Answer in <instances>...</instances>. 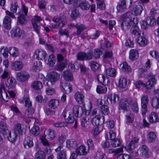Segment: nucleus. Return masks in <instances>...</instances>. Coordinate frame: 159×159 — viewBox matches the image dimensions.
<instances>
[{
  "label": "nucleus",
  "mask_w": 159,
  "mask_h": 159,
  "mask_svg": "<svg viewBox=\"0 0 159 159\" xmlns=\"http://www.w3.org/2000/svg\"><path fill=\"white\" fill-rule=\"evenodd\" d=\"M89 151L88 149H86V147L84 145L80 146L76 148L75 150V152L77 154L80 156L85 155Z\"/></svg>",
  "instance_id": "nucleus-11"
},
{
  "label": "nucleus",
  "mask_w": 159,
  "mask_h": 159,
  "mask_svg": "<svg viewBox=\"0 0 159 159\" xmlns=\"http://www.w3.org/2000/svg\"><path fill=\"white\" fill-rule=\"evenodd\" d=\"M7 16H5L3 19V26L4 28L7 30L10 29L11 28V18H15L14 14L8 11H6Z\"/></svg>",
  "instance_id": "nucleus-1"
},
{
  "label": "nucleus",
  "mask_w": 159,
  "mask_h": 159,
  "mask_svg": "<svg viewBox=\"0 0 159 159\" xmlns=\"http://www.w3.org/2000/svg\"><path fill=\"white\" fill-rule=\"evenodd\" d=\"M73 112L76 117L81 116L83 113L82 107L79 105L75 106L73 108Z\"/></svg>",
  "instance_id": "nucleus-15"
},
{
  "label": "nucleus",
  "mask_w": 159,
  "mask_h": 159,
  "mask_svg": "<svg viewBox=\"0 0 159 159\" xmlns=\"http://www.w3.org/2000/svg\"><path fill=\"white\" fill-rule=\"evenodd\" d=\"M139 140V138L137 137H134L130 141L128 145L125 147V148L128 151L133 150L135 147V143H137Z\"/></svg>",
  "instance_id": "nucleus-10"
},
{
  "label": "nucleus",
  "mask_w": 159,
  "mask_h": 159,
  "mask_svg": "<svg viewBox=\"0 0 159 159\" xmlns=\"http://www.w3.org/2000/svg\"><path fill=\"white\" fill-rule=\"evenodd\" d=\"M90 66L91 69L93 71L98 70L100 67V65L95 61H92L91 62Z\"/></svg>",
  "instance_id": "nucleus-40"
},
{
  "label": "nucleus",
  "mask_w": 159,
  "mask_h": 159,
  "mask_svg": "<svg viewBox=\"0 0 159 159\" xmlns=\"http://www.w3.org/2000/svg\"><path fill=\"white\" fill-rule=\"evenodd\" d=\"M102 54V52L98 49H95L93 51V57L95 58H99L100 56Z\"/></svg>",
  "instance_id": "nucleus-59"
},
{
  "label": "nucleus",
  "mask_w": 159,
  "mask_h": 159,
  "mask_svg": "<svg viewBox=\"0 0 159 159\" xmlns=\"http://www.w3.org/2000/svg\"><path fill=\"white\" fill-rule=\"evenodd\" d=\"M66 143L67 147L69 149L75 148L77 145V142L75 139L67 140Z\"/></svg>",
  "instance_id": "nucleus-28"
},
{
  "label": "nucleus",
  "mask_w": 159,
  "mask_h": 159,
  "mask_svg": "<svg viewBox=\"0 0 159 159\" xmlns=\"http://www.w3.org/2000/svg\"><path fill=\"white\" fill-rule=\"evenodd\" d=\"M100 110L104 115H107L109 113V111L108 106L103 105L100 107Z\"/></svg>",
  "instance_id": "nucleus-52"
},
{
  "label": "nucleus",
  "mask_w": 159,
  "mask_h": 159,
  "mask_svg": "<svg viewBox=\"0 0 159 159\" xmlns=\"http://www.w3.org/2000/svg\"><path fill=\"white\" fill-rule=\"evenodd\" d=\"M48 80L52 84L58 80L60 78V75L55 71L50 72L48 75Z\"/></svg>",
  "instance_id": "nucleus-7"
},
{
  "label": "nucleus",
  "mask_w": 159,
  "mask_h": 159,
  "mask_svg": "<svg viewBox=\"0 0 159 159\" xmlns=\"http://www.w3.org/2000/svg\"><path fill=\"white\" fill-rule=\"evenodd\" d=\"M97 8L100 10H104L105 8V4L103 0H100L97 3Z\"/></svg>",
  "instance_id": "nucleus-62"
},
{
  "label": "nucleus",
  "mask_w": 159,
  "mask_h": 159,
  "mask_svg": "<svg viewBox=\"0 0 159 159\" xmlns=\"http://www.w3.org/2000/svg\"><path fill=\"white\" fill-rule=\"evenodd\" d=\"M89 118L88 116H85L83 117L81 120V124L83 128L87 127L89 124Z\"/></svg>",
  "instance_id": "nucleus-45"
},
{
  "label": "nucleus",
  "mask_w": 159,
  "mask_h": 159,
  "mask_svg": "<svg viewBox=\"0 0 159 159\" xmlns=\"http://www.w3.org/2000/svg\"><path fill=\"white\" fill-rule=\"evenodd\" d=\"M62 76L66 81H71L73 80V75L68 70H64L63 72Z\"/></svg>",
  "instance_id": "nucleus-22"
},
{
  "label": "nucleus",
  "mask_w": 159,
  "mask_h": 159,
  "mask_svg": "<svg viewBox=\"0 0 159 159\" xmlns=\"http://www.w3.org/2000/svg\"><path fill=\"white\" fill-rule=\"evenodd\" d=\"M9 52L11 56L13 57H16L20 54L19 49L15 47H11L9 49Z\"/></svg>",
  "instance_id": "nucleus-23"
},
{
  "label": "nucleus",
  "mask_w": 159,
  "mask_h": 159,
  "mask_svg": "<svg viewBox=\"0 0 159 159\" xmlns=\"http://www.w3.org/2000/svg\"><path fill=\"white\" fill-rule=\"evenodd\" d=\"M127 82L126 79L125 78H120L118 83L119 87L121 89L126 88L127 85Z\"/></svg>",
  "instance_id": "nucleus-32"
},
{
  "label": "nucleus",
  "mask_w": 159,
  "mask_h": 159,
  "mask_svg": "<svg viewBox=\"0 0 159 159\" xmlns=\"http://www.w3.org/2000/svg\"><path fill=\"white\" fill-rule=\"evenodd\" d=\"M16 80L13 78L9 77L7 80L6 85L8 88H11L14 87L16 85Z\"/></svg>",
  "instance_id": "nucleus-27"
},
{
  "label": "nucleus",
  "mask_w": 159,
  "mask_h": 159,
  "mask_svg": "<svg viewBox=\"0 0 159 159\" xmlns=\"http://www.w3.org/2000/svg\"><path fill=\"white\" fill-rule=\"evenodd\" d=\"M139 52L135 49L131 50L129 52V58L132 61H134L139 57Z\"/></svg>",
  "instance_id": "nucleus-26"
},
{
  "label": "nucleus",
  "mask_w": 159,
  "mask_h": 159,
  "mask_svg": "<svg viewBox=\"0 0 159 159\" xmlns=\"http://www.w3.org/2000/svg\"><path fill=\"white\" fill-rule=\"evenodd\" d=\"M107 136L108 139H110L111 140L116 139V133L112 130H110L107 134Z\"/></svg>",
  "instance_id": "nucleus-55"
},
{
  "label": "nucleus",
  "mask_w": 159,
  "mask_h": 159,
  "mask_svg": "<svg viewBox=\"0 0 159 159\" xmlns=\"http://www.w3.org/2000/svg\"><path fill=\"white\" fill-rule=\"evenodd\" d=\"M40 139L43 144L44 145H45L47 147L46 149L47 150V152H48V150H49V151L50 152V147L49 146V144L48 140L46 139L45 137L44 136H42L41 137Z\"/></svg>",
  "instance_id": "nucleus-53"
},
{
  "label": "nucleus",
  "mask_w": 159,
  "mask_h": 159,
  "mask_svg": "<svg viewBox=\"0 0 159 159\" xmlns=\"http://www.w3.org/2000/svg\"><path fill=\"white\" fill-rule=\"evenodd\" d=\"M52 20L53 22L56 23L59 22L58 25V27L60 28L63 27L67 23L66 17L63 15L58 17H54Z\"/></svg>",
  "instance_id": "nucleus-6"
},
{
  "label": "nucleus",
  "mask_w": 159,
  "mask_h": 159,
  "mask_svg": "<svg viewBox=\"0 0 159 159\" xmlns=\"http://www.w3.org/2000/svg\"><path fill=\"white\" fill-rule=\"evenodd\" d=\"M147 23L149 25L152 26L156 24L155 18L153 17H149L147 18Z\"/></svg>",
  "instance_id": "nucleus-54"
},
{
  "label": "nucleus",
  "mask_w": 159,
  "mask_h": 159,
  "mask_svg": "<svg viewBox=\"0 0 159 159\" xmlns=\"http://www.w3.org/2000/svg\"><path fill=\"white\" fill-rule=\"evenodd\" d=\"M122 65V69L123 71L126 72H131L132 71V69L130 66L128 65L127 63L125 62H123Z\"/></svg>",
  "instance_id": "nucleus-51"
},
{
  "label": "nucleus",
  "mask_w": 159,
  "mask_h": 159,
  "mask_svg": "<svg viewBox=\"0 0 159 159\" xmlns=\"http://www.w3.org/2000/svg\"><path fill=\"white\" fill-rule=\"evenodd\" d=\"M149 120L150 123H154L158 121L159 118L158 115L155 112H152L150 114L149 117Z\"/></svg>",
  "instance_id": "nucleus-21"
},
{
  "label": "nucleus",
  "mask_w": 159,
  "mask_h": 159,
  "mask_svg": "<svg viewBox=\"0 0 159 159\" xmlns=\"http://www.w3.org/2000/svg\"><path fill=\"white\" fill-rule=\"evenodd\" d=\"M18 20L19 22L21 25L25 24L26 23L25 17L23 14H21L18 16Z\"/></svg>",
  "instance_id": "nucleus-58"
},
{
  "label": "nucleus",
  "mask_w": 159,
  "mask_h": 159,
  "mask_svg": "<svg viewBox=\"0 0 159 159\" xmlns=\"http://www.w3.org/2000/svg\"><path fill=\"white\" fill-rule=\"evenodd\" d=\"M75 2H77V6H79L83 10H87L89 9L90 7V4L87 2L81 1L80 0H75Z\"/></svg>",
  "instance_id": "nucleus-12"
},
{
  "label": "nucleus",
  "mask_w": 159,
  "mask_h": 159,
  "mask_svg": "<svg viewBox=\"0 0 159 159\" xmlns=\"http://www.w3.org/2000/svg\"><path fill=\"white\" fill-rule=\"evenodd\" d=\"M48 138L52 139L55 137V131L52 129H48Z\"/></svg>",
  "instance_id": "nucleus-61"
},
{
  "label": "nucleus",
  "mask_w": 159,
  "mask_h": 159,
  "mask_svg": "<svg viewBox=\"0 0 159 159\" xmlns=\"http://www.w3.org/2000/svg\"><path fill=\"white\" fill-rule=\"evenodd\" d=\"M132 27L131 30V33L135 35L139 36L140 34V31L139 27L135 25H132Z\"/></svg>",
  "instance_id": "nucleus-37"
},
{
  "label": "nucleus",
  "mask_w": 159,
  "mask_h": 159,
  "mask_svg": "<svg viewBox=\"0 0 159 159\" xmlns=\"http://www.w3.org/2000/svg\"><path fill=\"white\" fill-rule=\"evenodd\" d=\"M30 77L29 73L26 71H22L18 72L16 75V79L19 82H24L28 80Z\"/></svg>",
  "instance_id": "nucleus-5"
},
{
  "label": "nucleus",
  "mask_w": 159,
  "mask_h": 159,
  "mask_svg": "<svg viewBox=\"0 0 159 159\" xmlns=\"http://www.w3.org/2000/svg\"><path fill=\"white\" fill-rule=\"evenodd\" d=\"M65 136L62 134L59 135L58 139V142H59V146L55 149V151L57 152H59L62 148L63 146V143L65 140Z\"/></svg>",
  "instance_id": "nucleus-24"
},
{
  "label": "nucleus",
  "mask_w": 159,
  "mask_h": 159,
  "mask_svg": "<svg viewBox=\"0 0 159 159\" xmlns=\"http://www.w3.org/2000/svg\"><path fill=\"white\" fill-rule=\"evenodd\" d=\"M108 98L110 100L111 103H114L119 100V97L116 94H110Z\"/></svg>",
  "instance_id": "nucleus-43"
},
{
  "label": "nucleus",
  "mask_w": 159,
  "mask_h": 159,
  "mask_svg": "<svg viewBox=\"0 0 159 159\" xmlns=\"http://www.w3.org/2000/svg\"><path fill=\"white\" fill-rule=\"evenodd\" d=\"M137 42L140 45L144 46L147 44V40L144 37L139 36L138 38Z\"/></svg>",
  "instance_id": "nucleus-39"
},
{
  "label": "nucleus",
  "mask_w": 159,
  "mask_h": 159,
  "mask_svg": "<svg viewBox=\"0 0 159 159\" xmlns=\"http://www.w3.org/2000/svg\"><path fill=\"white\" fill-rule=\"evenodd\" d=\"M55 57L52 54L44 59L45 62L51 67H52L54 66L55 62Z\"/></svg>",
  "instance_id": "nucleus-18"
},
{
  "label": "nucleus",
  "mask_w": 159,
  "mask_h": 159,
  "mask_svg": "<svg viewBox=\"0 0 159 159\" xmlns=\"http://www.w3.org/2000/svg\"><path fill=\"white\" fill-rule=\"evenodd\" d=\"M45 155L43 151L39 150L35 155V159H45Z\"/></svg>",
  "instance_id": "nucleus-44"
},
{
  "label": "nucleus",
  "mask_w": 159,
  "mask_h": 159,
  "mask_svg": "<svg viewBox=\"0 0 159 159\" xmlns=\"http://www.w3.org/2000/svg\"><path fill=\"white\" fill-rule=\"evenodd\" d=\"M46 93L47 94L49 95H52L55 93V90L53 88H47L46 89Z\"/></svg>",
  "instance_id": "nucleus-63"
},
{
  "label": "nucleus",
  "mask_w": 159,
  "mask_h": 159,
  "mask_svg": "<svg viewBox=\"0 0 159 159\" xmlns=\"http://www.w3.org/2000/svg\"><path fill=\"white\" fill-rule=\"evenodd\" d=\"M95 159H107L105 154L103 152L98 151L94 157Z\"/></svg>",
  "instance_id": "nucleus-47"
},
{
  "label": "nucleus",
  "mask_w": 159,
  "mask_h": 159,
  "mask_svg": "<svg viewBox=\"0 0 159 159\" xmlns=\"http://www.w3.org/2000/svg\"><path fill=\"white\" fill-rule=\"evenodd\" d=\"M100 117L101 116H96L93 117L92 120V124L94 126H98Z\"/></svg>",
  "instance_id": "nucleus-50"
},
{
  "label": "nucleus",
  "mask_w": 159,
  "mask_h": 159,
  "mask_svg": "<svg viewBox=\"0 0 159 159\" xmlns=\"http://www.w3.org/2000/svg\"><path fill=\"white\" fill-rule=\"evenodd\" d=\"M149 102L148 97L147 95L144 94L141 98V111L142 115L144 116L148 111L147 108Z\"/></svg>",
  "instance_id": "nucleus-3"
},
{
  "label": "nucleus",
  "mask_w": 159,
  "mask_h": 159,
  "mask_svg": "<svg viewBox=\"0 0 159 159\" xmlns=\"http://www.w3.org/2000/svg\"><path fill=\"white\" fill-rule=\"evenodd\" d=\"M57 155V159H66V154L65 151H60Z\"/></svg>",
  "instance_id": "nucleus-60"
},
{
  "label": "nucleus",
  "mask_w": 159,
  "mask_h": 159,
  "mask_svg": "<svg viewBox=\"0 0 159 159\" xmlns=\"http://www.w3.org/2000/svg\"><path fill=\"white\" fill-rule=\"evenodd\" d=\"M30 134L35 136L38 135L39 133V128L37 125H34L30 130Z\"/></svg>",
  "instance_id": "nucleus-38"
},
{
  "label": "nucleus",
  "mask_w": 159,
  "mask_h": 159,
  "mask_svg": "<svg viewBox=\"0 0 159 159\" xmlns=\"http://www.w3.org/2000/svg\"><path fill=\"white\" fill-rule=\"evenodd\" d=\"M75 98L79 104H82L84 102V96L80 92H77L75 93Z\"/></svg>",
  "instance_id": "nucleus-19"
},
{
  "label": "nucleus",
  "mask_w": 159,
  "mask_h": 159,
  "mask_svg": "<svg viewBox=\"0 0 159 159\" xmlns=\"http://www.w3.org/2000/svg\"><path fill=\"white\" fill-rule=\"evenodd\" d=\"M141 152L144 157H148L149 149L145 145H142L140 148Z\"/></svg>",
  "instance_id": "nucleus-36"
},
{
  "label": "nucleus",
  "mask_w": 159,
  "mask_h": 159,
  "mask_svg": "<svg viewBox=\"0 0 159 159\" xmlns=\"http://www.w3.org/2000/svg\"><path fill=\"white\" fill-rule=\"evenodd\" d=\"M59 102L58 100L53 99L50 100L48 103L49 107L52 109H56L59 105Z\"/></svg>",
  "instance_id": "nucleus-25"
},
{
  "label": "nucleus",
  "mask_w": 159,
  "mask_h": 159,
  "mask_svg": "<svg viewBox=\"0 0 159 159\" xmlns=\"http://www.w3.org/2000/svg\"><path fill=\"white\" fill-rule=\"evenodd\" d=\"M107 90V87L104 86L98 85L96 89L97 92L98 93H106Z\"/></svg>",
  "instance_id": "nucleus-46"
},
{
  "label": "nucleus",
  "mask_w": 159,
  "mask_h": 159,
  "mask_svg": "<svg viewBox=\"0 0 159 159\" xmlns=\"http://www.w3.org/2000/svg\"><path fill=\"white\" fill-rule=\"evenodd\" d=\"M23 34V31L17 27L13 28L10 32V35L12 37L20 38Z\"/></svg>",
  "instance_id": "nucleus-8"
},
{
  "label": "nucleus",
  "mask_w": 159,
  "mask_h": 159,
  "mask_svg": "<svg viewBox=\"0 0 159 159\" xmlns=\"http://www.w3.org/2000/svg\"><path fill=\"white\" fill-rule=\"evenodd\" d=\"M87 143L88 146V149L92 150H94V145L92 139H88L87 140Z\"/></svg>",
  "instance_id": "nucleus-57"
},
{
  "label": "nucleus",
  "mask_w": 159,
  "mask_h": 159,
  "mask_svg": "<svg viewBox=\"0 0 159 159\" xmlns=\"http://www.w3.org/2000/svg\"><path fill=\"white\" fill-rule=\"evenodd\" d=\"M63 115L67 124V123H72L74 122L75 120L72 114L67 113L66 111H64L63 113Z\"/></svg>",
  "instance_id": "nucleus-16"
},
{
  "label": "nucleus",
  "mask_w": 159,
  "mask_h": 159,
  "mask_svg": "<svg viewBox=\"0 0 159 159\" xmlns=\"http://www.w3.org/2000/svg\"><path fill=\"white\" fill-rule=\"evenodd\" d=\"M151 105L154 108H159V98L153 97L151 100Z\"/></svg>",
  "instance_id": "nucleus-33"
},
{
  "label": "nucleus",
  "mask_w": 159,
  "mask_h": 159,
  "mask_svg": "<svg viewBox=\"0 0 159 159\" xmlns=\"http://www.w3.org/2000/svg\"><path fill=\"white\" fill-rule=\"evenodd\" d=\"M143 10V8L140 5H136L133 9V11L134 15L136 16L140 15Z\"/></svg>",
  "instance_id": "nucleus-35"
},
{
  "label": "nucleus",
  "mask_w": 159,
  "mask_h": 159,
  "mask_svg": "<svg viewBox=\"0 0 159 159\" xmlns=\"http://www.w3.org/2000/svg\"><path fill=\"white\" fill-rule=\"evenodd\" d=\"M17 135L15 133H11V132H9L8 133V139L11 142H14L16 139Z\"/></svg>",
  "instance_id": "nucleus-48"
},
{
  "label": "nucleus",
  "mask_w": 159,
  "mask_h": 159,
  "mask_svg": "<svg viewBox=\"0 0 159 159\" xmlns=\"http://www.w3.org/2000/svg\"><path fill=\"white\" fill-rule=\"evenodd\" d=\"M134 18L130 19L129 20L122 21V20H120V23L121 27L123 30H124V25L125 27H126L127 28H129L132 25L134 24Z\"/></svg>",
  "instance_id": "nucleus-9"
},
{
  "label": "nucleus",
  "mask_w": 159,
  "mask_h": 159,
  "mask_svg": "<svg viewBox=\"0 0 159 159\" xmlns=\"http://www.w3.org/2000/svg\"><path fill=\"white\" fill-rule=\"evenodd\" d=\"M23 66L22 62L19 61H14L12 62L11 65L12 69L18 71L21 70Z\"/></svg>",
  "instance_id": "nucleus-14"
},
{
  "label": "nucleus",
  "mask_w": 159,
  "mask_h": 159,
  "mask_svg": "<svg viewBox=\"0 0 159 159\" xmlns=\"http://www.w3.org/2000/svg\"><path fill=\"white\" fill-rule=\"evenodd\" d=\"M121 144L120 140L117 138H116L111 140V144L113 147H116L120 146Z\"/></svg>",
  "instance_id": "nucleus-49"
},
{
  "label": "nucleus",
  "mask_w": 159,
  "mask_h": 159,
  "mask_svg": "<svg viewBox=\"0 0 159 159\" xmlns=\"http://www.w3.org/2000/svg\"><path fill=\"white\" fill-rule=\"evenodd\" d=\"M148 81L146 83V88L150 90L156 84L157 79L155 75L152 73L149 74L147 76Z\"/></svg>",
  "instance_id": "nucleus-4"
},
{
  "label": "nucleus",
  "mask_w": 159,
  "mask_h": 159,
  "mask_svg": "<svg viewBox=\"0 0 159 159\" xmlns=\"http://www.w3.org/2000/svg\"><path fill=\"white\" fill-rule=\"evenodd\" d=\"M24 145L26 148L32 147L34 145L33 139L30 136H27L25 139Z\"/></svg>",
  "instance_id": "nucleus-20"
},
{
  "label": "nucleus",
  "mask_w": 159,
  "mask_h": 159,
  "mask_svg": "<svg viewBox=\"0 0 159 159\" xmlns=\"http://www.w3.org/2000/svg\"><path fill=\"white\" fill-rule=\"evenodd\" d=\"M22 132L21 125L20 123H17L15 125L14 128V133L18 135Z\"/></svg>",
  "instance_id": "nucleus-42"
},
{
  "label": "nucleus",
  "mask_w": 159,
  "mask_h": 159,
  "mask_svg": "<svg viewBox=\"0 0 159 159\" xmlns=\"http://www.w3.org/2000/svg\"><path fill=\"white\" fill-rule=\"evenodd\" d=\"M105 72L107 75L111 77L115 76L116 74V70L112 68H107L105 67Z\"/></svg>",
  "instance_id": "nucleus-30"
},
{
  "label": "nucleus",
  "mask_w": 159,
  "mask_h": 159,
  "mask_svg": "<svg viewBox=\"0 0 159 159\" xmlns=\"http://www.w3.org/2000/svg\"><path fill=\"white\" fill-rule=\"evenodd\" d=\"M117 159H131V158L128 154H124L118 156Z\"/></svg>",
  "instance_id": "nucleus-64"
},
{
  "label": "nucleus",
  "mask_w": 159,
  "mask_h": 159,
  "mask_svg": "<svg viewBox=\"0 0 159 159\" xmlns=\"http://www.w3.org/2000/svg\"><path fill=\"white\" fill-rule=\"evenodd\" d=\"M47 53L42 50L38 49L34 52V56L37 59L39 60L45 59L47 55Z\"/></svg>",
  "instance_id": "nucleus-13"
},
{
  "label": "nucleus",
  "mask_w": 159,
  "mask_h": 159,
  "mask_svg": "<svg viewBox=\"0 0 159 159\" xmlns=\"http://www.w3.org/2000/svg\"><path fill=\"white\" fill-rule=\"evenodd\" d=\"M61 88L63 92L66 93H70L72 90V85L68 83L62 84Z\"/></svg>",
  "instance_id": "nucleus-17"
},
{
  "label": "nucleus",
  "mask_w": 159,
  "mask_h": 159,
  "mask_svg": "<svg viewBox=\"0 0 159 159\" xmlns=\"http://www.w3.org/2000/svg\"><path fill=\"white\" fill-rule=\"evenodd\" d=\"M36 99L37 102L41 103L46 102L47 100V98L45 96L38 95L36 97Z\"/></svg>",
  "instance_id": "nucleus-56"
},
{
  "label": "nucleus",
  "mask_w": 159,
  "mask_h": 159,
  "mask_svg": "<svg viewBox=\"0 0 159 159\" xmlns=\"http://www.w3.org/2000/svg\"><path fill=\"white\" fill-rule=\"evenodd\" d=\"M147 139L149 143L154 142L157 139L156 134L154 132H150L147 134Z\"/></svg>",
  "instance_id": "nucleus-29"
},
{
  "label": "nucleus",
  "mask_w": 159,
  "mask_h": 159,
  "mask_svg": "<svg viewBox=\"0 0 159 159\" xmlns=\"http://www.w3.org/2000/svg\"><path fill=\"white\" fill-rule=\"evenodd\" d=\"M101 145L104 150L109 153L115 152L116 153H118L123 151V147L117 148L115 151L109 143L106 141H104L102 142Z\"/></svg>",
  "instance_id": "nucleus-2"
},
{
  "label": "nucleus",
  "mask_w": 159,
  "mask_h": 159,
  "mask_svg": "<svg viewBox=\"0 0 159 159\" xmlns=\"http://www.w3.org/2000/svg\"><path fill=\"white\" fill-rule=\"evenodd\" d=\"M32 86L35 89L39 90L42 88V84L41 82L39 81H35L32 84Z\"/></svg>",
  "instance_id": "nucleus-34"
},
{
  "label": "nucleus",
  "mask_w": 159,
  "mask_h": 159,
  "mask_svg": "<svg viewBox=\"0 0 159 159\" xmlns=\"http://www.w3.org/2000/svg\"><path fill=\"white\" fill-rule=\"evenodd\" d=\"M128 101L125 99L120 100L119 103L120 108L123 110H127L128 107Z\"/></svg>",
  "instance_id": "nucleus-31"
},
{
  "label": "nucleus",
  "mask_w": 159,
  "mask_h": 159,
  "mask_svg": "<svg viewBox=\"0 0 159 159\" xmlns=\"http://www.w3.org/2000/svg\"><path fill=\"white\" fill-rule=\"evenodd\" d=\"M8 129V127L6 123L3 121L0 122V131L3 134L6 133Z\"/></svg>",
  "instance_id": "nucleus-41"
}]
</instances>
